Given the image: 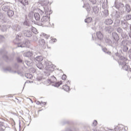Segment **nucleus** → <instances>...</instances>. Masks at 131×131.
<instances>
[{
    "label": "nucleus",
    "instance_id": "a878e982",
    "mask_svg": "<svg viewBox=\"0 0 131 131\" xmlns=\"http://www.w3.org/2000/svg\"><path fill=\"white\" fill-rule=\"evenodd\" d=\"M113 15L116 18H119V17H120V13L117 11H116L115 14H113Z\"/></svg>",
    "mask_w": 131,
    "mask_h": 131
},
{
    "label": "nucleus",
    "instance_id": "37998d69",
    "mask_svg": "<svg viewBox=\"0 0 131 131\" xmlns=\"http://www.w3.org/2000/svg\"><path fill=\"white\" fill-rule=\"evenodd\" d=\"M114 130L115 131H121V130H120V129H119V127H118V126L116 127Z\"/></svg>",
    "mask_w": 131,
    "mask_h": 131
},
{
    "label": "nucleus",
    "instance_id": "e433bc0d",
    "mask_svg": "<svg viewBox=\"0 0 131 131\" xmlns=\"http://www.w3.org/2000/svg\"><path fill=\"white\" fill-rule=\"evenodd\" d=\"M5 72L7 71H9V72H12V70H11V68H7L6 69L3 70Z\"/></svg>",
    "mask_w": 131,
    "mask_h": 131
},
{
    "label": "nucleus",
    "instance_id": "c03bdc74",
    "mask_svg": "<svg viewBox=\"0 0 131 131\" xmlns=\"http://www.w3.org/2000/svg\"><path fill=\"white\" fill-rule=\"evenodd\" d=\"M67 77L66 76V75H63L62 76V79L63 80H65V79H66Z\"/></svg>",
    "mask_w": 131,
    "mask_h": 131
},
{
    "label": "nucleus",
    "instance_id": "bf43d9fd",
    "mask_svg": "<svg viewBox=\"0 0 131 131\" xmlns=\"http://www.w3.org/2000/svg\"><path fill=\"white\" fill-rule=\"evenodd\" d=\"M49 75H50V72H49V73L47 74V76H49Z\"/></svg>",
    "mask_w": 131,
    "mask_h": 131
},
{
    "label": "nucleus",
    "instance_id": "f3484780",
    "mask_svg": "<svg viewBox=\"0 0 131 131\" xmlns=\"http://www.w3.org/2000/svg\"><path fill=\"white\" fill-rule=\"evenodd\" d=\"M34 17L36 21H38V20L40 19V16L38 13H35L34 14Z\"/></svg>",
    "mask_w": 131,
    "mask_h": 131
},
{
    "label": "nucleus",
    "instance_id": "39448f33",
    "mask_svg": "<svg viewBox=\"0 0 131 131\" xmlns=\"http://www.w3.org/2000/svg\"><path fill=\"white\" fill-rule=\"evenodd\" d=\"M19 3L22 5L21 8L23 10H26V6H28V1L27 0H18Z\"/></svg>",
    "mask_w": 131,
    "mask_h": 131
},
{
    "label": "nucleus",
    "instance_id": "58836bf2",
    "mask_svg": "<svg viewBox=\"0 0 131 131\" xmlns=\"http://www.w3.org/2000/svg\"><path fill=\"white\" fill-rule=\"evenodd\" d=\"M102 51H103V52H104L105 53L110 54V52H107V49H106V48H103V49H102Z\"/></svg>",
    "mask_w": 131,
    "mask_h": 131
},
{
    "label": "nucleus",
    "instance_id": "c756f323",
    "mask_svg": "<svg viewBox=\"0 0 131 131\" xmlns=\"http://www.w3.org/2000/svg\"><path fill=\"white\" fill-rule=\"evenodd\" d=\"M62 89L63 90H64V91H66V92H68V91H69L70 88L69 86H68L67 85H64L62 86Z\"/></svg>",
    "mask_w": 131,
    "mask_h": 131
},
{
    "label": "nucleus",
    "instance_id": "0e129e2a",
    "mask_svg": "<svg viewBox=\"0 0 131 131\" xmlns=\"http://www.w3.org/2000/svg\"><path fill=\"white\" fill-rule=\"evenodd\" d=\"M39 64H40V66H41V63L40 62H39Z\"/></svg>",
    "mask_w": 131,
    "mask_h": 131
},
{
    "label": "nucleus",
    "instance_id": "4be33fe9",
    "mask_svg": "<svg viewBox=\"0 0 131 131\" xmlns=\"http://www.w3.org/2000/svg\"><path fill=\"white\" fill-rule=\"evenodd\" d=\"M125 7L127 13H129V12H130L131 11L130 6H129V5L126 4Z\"/></svg>",
    "mask_w": 131,
    "mask_h": 131
},
{
    "label": "nucleus",
    "instance_id": "ea45409f",
    "mask_svg": "<svg viewBox=\"0 0 131 131\" xmlns=\"http://www.w3.org/2000/svg\"><path fill=\"white\" fill-rule=\"evenodd\" d=\"M17 61L18 63H22V59L20 57L17 58Z\"/></svg>",
    "mask_w": 131,
    "mask_h": 131
},
{
    "label": "nucleus",
    "instance_id": "9b49d317",
    "mask_svg": "<svg viewBox=\"0 0 131 131\" xmlns=\"http://www.w3.org/2000/svg\"><path fill=\"white\" fill-rule=\"evenodd\" d=\"M97 37H98V39H103L104 36L103 35V34L101 33V32H97L96 33Z\"/></svg>",
    "mask_w": 131,
    "mask_h": 131
},
{
    "label": "nucleus",
    "instance_id": "72a5a7b5",
    "mask_svg": "<svg viewBox=\"0 0 131 131\" xmlns=\"http://www.w3.org/2000/svg\"><path fill=\"white\" fill-rule=\"evenodd\" d=\"M122 69L126 71H128L129 70V67L128 66H123L122 67Z\"/></svg>",
    "mask_w": 131,
    "mask_h": 131
},
{
    "label": "nucleus",
    "instance_id": "09e8293b",
    "mask_svg": "<svg viewBox=\"0 0 131 131\" xmlns=\"http://www.w3.org/2000/svg\"><path fill=\"white\" fill-rule=\"evenodd\" d=\"M121 24L122 25H125V24H126V22L123 21V20H121Z\"/></svg>",
    "mask_w": 131,
    "mask_h": 131
},
{
    "label": "nucleus",
    "instance_id": "79ce46f5",
    "mask_svg": "<svg viewBox=\"0 0 131 131\" xmlns=\"http://www.w3.org/2000/svg\"><path fill=\"white\" fill-rule=\"evenodd\" d=\"M98 124V122L96 120H94V121L93 123V126H96Z\"/></svg>",
    "mask_w": 131,
    "mask_h": 131
},
{
    "label": "nucleus",
    "instance_id": "6e6552de",
    "mask_svg": "<svg viewBox=\"0 0 131 131\" xmlns=\"http://www.w3.org/2000/svg\"><path fill=\"white\" fill-rule=\"evenodd\" d=\"M125 60V57L119 55L118 63L119 65H122V62Z\"/></svg>",
    "mask_w": 131,
    "mask_h": 131
},
{
    "label": "nucleus",
    "instance_id": "f704fd0d",
    "mask_svg": "<svg viewBox=\"0 0 131 131\" xmlns=\"http://www.w3.org/2000/svg\"><path fill=\"white\" fill-rule=\"evenodd\" d=\"M128 50V48H127V47H126V46H123V52H127Z\"/></svg>",
    "mask_w": 131,
    "mask_h": 131
},
{
    "label": "nucleus",
    "instance_id": "f03ea898",
    "mask_svg": "<svg viewBox=\"0 0 131 131\" xmlns=\"http://www.w3.org/2000/svg\"><path fill=\"white\" fill-rule=\"evenodd\" d=\"M115 7L118 9L121 13H123L124 5L120 3V0H116L115 2Z\"/></svg>",
    "mask_w": 131,
    "mask_h": 131
},
{
    "label": "nucleus",
    "instance_id": "680f3d73",
    "mask_svg": "<svg viewBox=\"0 0 131 131\" xmlns=\"http://www.w3.org/2000/svg\"><path fill=\"white\" fill-rule=\"evenodd\" d=\"M129 43H130V45H131V40L129 41Z\"/></svg>",
    "mask_w": 131,
    "mask_h": 131
},
{
    "label": "nucleus",
    "instance_id": "ddd939ff",
    "mask_svg": "<svg viewBox=\"0 0 131 131\" xmlns=\"http://www.w3.org/2000/svg\"><path fill=\"white\" fill-rule=\"evenodd\" d=\"M105 30L106 31V32H108V33H111L112 31H113V29L111 27V26H107L105 27Z\"/></svg>",
    "mask_w": 131,
    "mask_h": 131
},
{
    "label": "nucleus",
    "instance_id": "f8f14e48",
    "mask_svg": "<svg viewBox=\"0 0 131 131\" xmlns=\"http://www.w3.org/2000/svg\"><path fill=\"white\" fill-rule=\"evenodd\" d=\"M104 23L106 24V25H112L113 20L110 18L107 19L104 21Z\"/></svg>",
    "mask_w": 131,
    "mask_h": 131
},
{
    "label": "nucleus",
    "instance_id": "864d4df0",
    "mask_svg": "<svg viewBox=\"0 0 131 131\" xmlns=\"http://www.w3.org/2000/svg\"><path fill=\"white\" fill-rule=\"evenodd\" d=\"M19 35H17L16 36V40H18V39H19Z\"/></svg>",
    "mask_w": 131,
    "mask_h": 131
},
{
    "label": "nucleus",
    "instance_id": "c85d7f7f",
    "mask_svg": "<svg viewBox=\"0 0 131 131\" xmlns=\"http://www.w3.org/2000/svg\"><path fill=\"white\" fill-rule=\"evenodd\" d=\"M25 64L27 66H32V63H30V61H25V62L24 63V66H25Z\"/></svg>",
    "mask_w": 131,
    "mask_h": 131
},
{
    "label": "nucleus",
    "instance_id": "a211bd4d",
    "mask_svg": "<svg viewBox=\"0 0 131 131\" xmlns=\"http://www.w3.org/2000/svg\"><path fill=\"white\" fill-rule=\"evenodd\" d=\"M93 11L95 14H98V13H99V8L98 7V6L93 7Z\"/></svg>",
    "mask_w": 131,
    "mask_h": 131
},
{
    "label": "nucleus",
    "instance_id": "7c9ffc66",
    "mask_svg": "<svg viewBox=\"0 0 131 131\" xmlns=\"http://www.w3.org/2000/svg\"><path fill=\"white\" fill-rule=\"evenodd\" d=\"M30 28L31 30H32V32H33L34 33H37V31L35 29V28H33L32 26H30Z\"/></svg>",
    "mask_w": 131,
    "mask_h": 131
},
{
    "label": "nucleus",
    "instance_id": "603ef678",
    "mask_svg": "<svg viewBox=\"0 0 131 131\" xmlns=\"http://www.w3.org/2000/svg\"><path fill=\"white\" fill-rule=\"evenodd\" d=\"M52 65H53V64H52V62L49 61L47 66H52Z\"/></svg>",
    "mask_w": 131,
    "mask_h": 131
},
{
    "label": "nucleus",
    "instance_id": "052dcab7",
    "mask_svg": "<svg viewBox=\"0 0 131 131\" xmlns=\"http://www.w3.org/2000/svg\"><path fill=\"white\" fill-rule=\"evenodd\" d=\"M31 14H32V15H33V13H30L29 14V16H30V15H31Z\"/></svg>",
    "mask_w": 131,
    "mask_h": 131
},
{
    "label": "nucleus",
    "instance_id": "13d9d810",
    "mask_svg": "<svg viewBox=\"0 0 131 131\" xmlns=\"http://www.w3.org/2000/svg\"><path fill=\"white\" fill-rule=\"evenodd\" d=\"M129 36L131 38V32L129 33Z\"/></svg>",
    "mask_w": 131,
    "mask_h": 131
},
{
    "label": "nucleus",
    "instance_id": "2eb2a0df",
    "mask_svg": "<svg viewBox=\"0 0 131 131\" xmlns=\"http://www.w3.org/2000/svg\"><path fill=\"white\" fill-rule=\"evenodd\" d=\"M45 69L46 70H47V71H48L49 72L54 71V67L46 66L45 67Z\"/></svg>",
    "mask_w": 131,
    "mask_h": 131
},
{
    "label": "nucleus",
    "instance_id": "b1692460",
    "mask_svg": "<svg viewBox=\"0 0 131 131\" xmlns=\"http://www.w3.org/2000/svg\"><path fill=\"white\" fill-rule=\"evenodd\" d=\"M6 129V127L4 125V123L0 122V131H4Z\"/></svg>",
    "mask_w": 131,
    "mask_h": 131
},
{
    "label": "nucleus",
    "instance_id": "49530a36",
    "mask_svg": "<svg viewBox=\"0 0 131 131\" xmlns=\"http://www.w3.org/2000/svg\"><path fill=\"white\" fill-rule=\"evenodd\" d=\"M39 13L40 14V15H42L43 14V11H42V10L39 9Z\"/></svg>",
    "mask_w": 131,
    "mask_h": 131
},
{
    "label": "nucleus",
    "instance_id": "6e6d98bb",
    "mask_svg": "<svg viewBox=\"0 0 131 131\" xmlns=\"http://www.w3.org/2000/svg\"><path fill=\"white\" fill-rule=\"evenodd\" d=\"M31 70H33V72H35V70L34 68H32Z\"/></svg>",
    "mask_w": 131,
    "mask_h": 131
},
{
    "label": "nucleus",
    "instance_id": "774afa93",
    "mask_svg": "<svg viewBox=\"0 0 131 131\" xmlns=\"http://www.w3.org/2000/svg\"><path fill=\"white\" fill-rule=\"evenodd\" d=\"M47 4H49V2H46Z\"/></svg>",
    "mask_w": 131,
    "mask_h": 131
},
{
    "label": "nucleus",
    "instance_id": "4c0bfd02",
    "mask_svg": "<svg viewBox=\"0 0 131 131\" xmlns=\"http://www.w3.org/2000/svg\"><path fill=\"white\" fill-rule=\"evenodd\" d=\"M28 78H29L31 79V78H32V75L30 74H27V75H26Z\"/></svg>",
    "mask_w": 131,
    "mask_h": 131
},
{
    "label": "nucleus",
    "instance_id": "393cba45",
    "mask_svg": "<svg viewBox=\"0 0 131 131\" xmlns=\"http://www.w3.org/2000/svg\"><path fill=\"white\" fill-rule=\"evenodd\" d=\"M12 28L14 30H16V31H19L20 29V26H18L17 25H14Z\"/></svg>",
    "mask_w": 131,
    "mask_h": 131
},
{
    "label": "nucleus",
    "instance_id": "2f4dec72",
    "mask_svg": "<svg viewBox=\"0 0 131 131\" xmlns=\"http://www.w3.org/2000/svg\"><path fill=\"white\" fill-rule=\"evenodd\" d=\"M3 59H4V60H5V61H6L7 62H9V61H10V58H9L7 55H5L4 56H3Z\"/></svg>",
    "mask_w": 131,
    "mask_h": 131
},
{
    "label": "nucleus",
    "instance_id": "4d7b16f0",
    "mask_svg": "<svg viewBox=\"0 0 131 131\" xmlns=\"http://www.w3.org/2000/svg\"><path fill=\"white\" fill-rule=\"evenodd\" d=\"M61 84H62V82L60 81L58 84L59 86H60V85H61Z\"/></svg>",
    "mask_w": 131,
    "mask_h": 131
},
{
    "label": "nucleus",
    "instance_id": "c9c22d12",
    "mask_svg": "<svg viewBox=\"0 0 131 131\" xmlns=\"http://www.w3.org/2000/svg\"><path fill=\"white\" fill-rule=\"evenodd\" d=\"M2 31L5 32V31H7V26H4L2 28Z\"/></svg>",
    "mask_w": 131,
    "mask_h": 131
},
{
    "label": "nucleus",
    "instance_id": "8fccbe9b",
    "mask_svg": "<svg viewBox=\"0 0 131 131\" xmlns=\"http://www.w3.org/2000/svg\"><path fill=\"white\" fill-rule=\"evenodd\" d=\"M24 25H27V26H29V24H28V23H27V21H25Z\"/></svg>",
    "mask_w": 131,
    "mask_h": 131
},
{
    "label": "nucleus",
    "instance_id": "69168bd1",
    "mask_svg": "<svg viewBox=\"0 0 131 131\" xmlns=\"http://www.w3.org/2000/svg\"><path fill=\"white\" fill-rule=\"evenodd\" d=\"M129 71L131 72V69L130 68L129 69Z\"/></svg>",
    "mask_w": 131,
    "mask_h": 131
},
{
    "label": "nucleus",
    "instance_id": "338daca9",
    "mask_svg": "<svg viewBox=\"0 0 131 131\" xmlns=\"http://www.w3.org/2000/svg\"><path fill=\"white\" fill-rule=\"evenodd\" d=\"M118 22L119 23L120 22V20H118Z\"/></svg>",
    "mask_w": 131,
    "mask_h": 131
},
{
    "label": "nucleus",
    "instance_id": "9d476101",
    "mask_svg": "<svg viewBox=\"0 0 131 131\" xmlns=\"http://www.w3.org/2000/svg\"><path fill=\"white\" fill-rule=\"evenodd\" d=\"M112 36L116 41H118V40H119V36H118V34H117L116 32L113 33Z\"/></svg>",
    "mask_w": 131,
    "mask_h": 131
},
{
    "label": "nucleus",
    "instance_id": "4468645a",
    "mask_svg": "<svg viewBox=\"0 0 131 131\" xmlns=\"http://www.w3.org/2000/svg\"><path fill=\"white\" fill-rule=\"evenodd\" d=\"M33 54L30 51H28L24 53V57H31Z\"/></svg>",
    "mask_w": 131,
    "mask_h": 131
},
{
    "label": "nucleus",
    "instance_id": "473e14b6",
    "mask_svg": "<svg viewBox=\"0 0 131 131\" xmlns=\"http://www.w3.org/2000/svg\"><path fill=\"white\" fill-rule=\"evenodd\" d=\"M125 19L127 21H128L129 20H131V15L130 14H127L125 16Z\"/></svg>",
    "mask_w": 131,
    "mask_h": 131
},
{
    "label": "nucleus",
    "instance_id": "20e7f679",
    "mask_svg": "<svg viewBox=\"0 0 131 131\" xmlns=\"http://www.w3.org/2000/svg\"><path fill=\"white\" fill-rule=\"evenodd\" d=\"M56 81H57V79L56 78V77H55V76H52L51 77V78L49 79H48L46 82V84H47V85H50L51 83L56 82Z\"/></svg>",
    "mask_w": 131,
    "mask_h": 131
},
{
    "label": "nucleus",
    "instance_id": "5fc2aeb1",
    "mask_svg": "<svg viewBox=\"0 0 131 131\" xmlns=\"http://www.w3.org/2000/svg\"><path fill=\"white\" fill-rule=\"evenodd\" d=\"M37 67H38V68H39V69H42V67L39 66Z\"/></svg>",
    "mask_w": 131,
    "mask_h": 131
},
{
    "label": "nucleus",
    "instance_id": "7ed1b4c3",
    "mask_svg": "<svg viewBox=\"0 0 131 131\" xmlns=\"http://www.w3.org/2000/svg\"><path fill=\"white\" fill-rule=\"evenodd\" d=\"M29 45H30V42L28 40H25V42L21 45H20V43H17L18 48H25V47L29 48Z\"/></svg>",
    "mask_w": 131,
    "mask_h": 131
},
{
    "label": "nucleus",
    "instance_id": "0eeeda50",
    "mask_svg": "<svg viewBox=\"0 0 131 131\" xmlns=\"http://www.w3.org/2000/svg\"><path fill=\"white\" fill-rule=\"evenodd\" d=\"M100 3L102 5L103 9H106L107 8L108 4L107 0H100Z\"/></svg>",
    "mask_w": 131,
    "mask_h": 131
},
{
    "label": "nucleus",
    "instance_id": "e2e57ef3",
    "mask_svg": "<svg viewBox=\"0 0 131 131\" xmlns=\"http://www.w3.org/2000/svg\"><path fill=\"white\" fill-rule=\"evenodd\" d=\"M36 39H35V40H37V38H36V37H35Z\"/></svg>",
    "mask_w": 131,
    "mask_h": 131
},
{
    "label": "nucleus",
    "instance_id": "dca6fc26",
    "mask_svg": "<svg viewBox=\"0 0 131 131\" xmlns=\"http://www.w3.org/2000/svg\"><path fill=\"white\" fill-rule=\"evenodd\" d=\"M10 10V6L3 5L2 10L4 12H8Z\"/></svg>",
    "mask_w": 131,
    "mask_h": 131
},
{
    "label": "nucleus",
    "instance_id": "f257e3e1",
    "mask_svg": "<svg viewBox=\"0 0 131 131\" xmlns=\"http://www.w3.org/2000/svg\"><path fill=\"white\" fill-rule=\"evenodd\" d=\"M50 24V17L48 16H43L38 23L39 26H49Z\"/></svg>",
    "mask_w": 131,
    "mask_h": 131
},
{
    "label": "nucleus",
    "instance_id": "de8ad7c7",
    "mask_svg": "<svg viewBox=\"0 0 131 131\" xmlns=\"http://www.w3.org/2000/svg\"><path fill=\"white\" fill-rule=\"evenodd\" d=\"M45 14L46 15H50V13H49V11L47 10V9L45 10Z\"/></svg>",
    "mask_w": 131,
    "mask_h": 131
},
{
    "label": "nucleus",
    "instance_id": "3c124183",
    "mask_svg": "<svg viewBox=\"0 0 131 131\" xmlns=\"http://www.w3.org/2000/svg\"><path fill=\"white\" fill-rule=\"evenodd\" d=\"M3 15L2 13H0V19H3Z\"/></svg>",
    "mask_w": 131,
    "mask_h": 131
},
{
    "label": "nucleus",
    "instance_id": "6ab92c4d",
    "mask_svg": "<svg viewBox=\"0 0 131 131\" xmlns=\"http://www.w3.org/2000/svg\"><path fill=\"white\" fill-rule=\"evenodd\" d=\"M39 45L41 46V47H45V45H46V41L43 39H40L39 40Z\"/></svg>",
    "mask_w": 131,
    "mask_h": 131
},
{
    "label": "nucleus",
    "instance_id": "bb28decb",
    "mask_svg": "<svg viewBox=\"0 0 131 131\" xmlns=\"http://www.w3.org/2000/svg\"><path fill=\"white\" fill-rule=\"evenodd\" d=\"M93 20V18L92 17H88L85 19V23H91Z\"/></svg>",
    "mask_w": 131,
    "mask_h": 131
},
{
    "label": "nucleus",
    "instance_id": "423d86ee",
    "mask_svg": "<svg viewBox=\"0 0 131 131\" xmlns=\"http://www.w3.org/2000/svg\"><path fill=\"white\" fill-rule=\"evenodd\" d=\"M24 34L25 36H27V37H31V36H32V32L30 30H26L24 31Z\"/></svg>",
    "mask_w": 131,
    "mask_h": 131
},
{
    "label": "nucleus",
    "instance_id": "412c9836",
    "mask_svg": "<svg viewBox=\"0 0 131 131\" xmlns=\"http://www.w3.org/2000/svg\"><path fill=\"white\" fill-rule=\"evenodd\" d=\"M35 60L38 62H41L43 60V58L42 56H38L35 57Z\"/></svg>",
    "mask_w": 131,
    "mask_h": 131
},
{
    "label": "nucleus",
    "instance_id": "a19ab883",
    "mask_svg": "<svg viewBox=\"0 0 131 131\" xmlns=\"http://www.w3.org/2000/svg\"><path fill=\"white\" fill-rule=\"evenodd\" d=\"M91 3H92L93 5H95L97 3V0H89Z\"/></svg>",
    "mask_w": 131,
    "mask_h": 131
},
{
    "label": "nucleus",
    "instance_id": "cd10ccee",
    "mask_svg": "<svg viewBox=\"0 0 131 131\" xmlns=\"http://www.w3.org/2000/svg\"><path fill=\"white\" fill-rule=\"evenodd\" d=\"M117 32H118V33H120L121 34V35H122V33L123 32V30H122V29L120 27H118L117 29Z\"/></svg>",
    "mask_w": 131,
    "mask_h": 131
},
{
    "label": "nucleus",
    "instance_id": "1a4fd4ad",
    "mask_svg": "<svg viewBox=\"0 0 131 131\" xmlns=\"http://www.w3.org/2000/svg\"><path fill=\"white\" fill-rule=\"evenodd\" d=\"M83 8H85L88 14H90L91 12V6H90V5L89 4H84V6H83Z\"/></svg>",
    "mask_w": 131,
    "mask_h": 131
},
{
    "label": "nucleus",
    "instance_id": "5701e85b",
    "mask_svg": "<svg viewBox=\"0 0 131 131\" xmlns=\"http://www.w3.org/2000/svg\"><path fill=\"white\" fill-rule=\"evenodd\" d=\"M103 13L104 14L103 16L106 17H108L109 16V11H108L107 9H105L103 11Z\"/></svg>",
    "mask_w": 131,
    "mask_h": 131
},
{
    "label": "nucleus",
    "instance_id": "aec40b11",
    "mask_svg": "<svg viewBox=\"0 0 131 131\" xmlns=\"http://www.w3.org/2000/svg\"><path fill=\"white\" fill-rule=\"evenodd\" d=\"M7 15L8 17H13L14 16V11L9 10V11H7Z\"/></svg>",
    "mask_w": 131,
    "mask_h": 131
},
{
    "label": "nucleus",
    "instance_id": "a18cd8bd",
    "mask_svg": "<svg viewBox=\"0 0 131 131\" xmlns=\"http://www.w3.org/2000/svg\"><path fill=\"white\" fill-rule=\"evenodd\" d=\"M43 104V102H39V101H37V102H36V104H37V105H40V104Z\"/></svg>",
    "mask_w": 131,
    "mask_h": 131
}]
</instances>
